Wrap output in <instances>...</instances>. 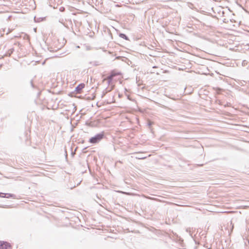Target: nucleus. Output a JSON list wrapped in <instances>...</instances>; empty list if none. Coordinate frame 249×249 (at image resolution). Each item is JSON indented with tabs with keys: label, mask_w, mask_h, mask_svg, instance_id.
Here are the masks:
<instances>
[{
	"label": "nucleus",
	"mask_w": 249,
	"mask_h": 249,
	"mask_svg": "<svg viewBox=\"0 0 249 249\" xmlns=\"http://www.w3.org/2000/svg\"><path fill=\"white\" fill-rule=\"evenodd\" d=\"M85 87V84L84 83H81L79 84L75 89V91L77 93L81 92L82 89Z\"/></svg>",
	"instance_id": "obj_3"
},
{
	"label": "nucleus",
	"mask_w": 249,
	"mask_h": 249,
	"mask_svg": "<svg viewBox=\"0 0 249 249\" xmlns=\"http://www.w3.org/2000/svg\"><path fill=\"white\" fill-rule=\"evenodd\" d=\"M136 158L137 159H144L146 158V157H141L140 156H139L138 157H136Z\"/></svg>",
	"instance_id": "obj_10"
},
{
	"label": "nucleus",
	"mask_w": 249,
	"mask_h": 249,
	"mask_svg": "<svg viewBox=\"0 0 249 249\" xmlns=\"http://www.w3.org/2000/svg\"><path fill=\"white\" fill-rule=\"evenodd\" d=\"M0 207H2V208H8V206H6L5 207H3V206H0Z\"/></svg>",
	"instance_id": "obj_14"
},
{
	"label": "nucleus",
	"mask_w": 249,
	"mask_h": 249,
	"mask_svg": "<svg viewBox=\"0 0 249 249\" xmlns=\"http://www.w3.org/2000/svg\"><path fill=\"white\" fill-rule=\"evenodd\" d=\"M104 137L105 133L102 132L90 138L89 140V142L91 143H97L101 141Z\"/></svg>",
	"instance_id": "obj_1"
},
{
	"label": "nucleus",
	"mask_w": 249,
	"mask_h": 249,
	"mask_svg": "<svg viewBox=\"0 0 249 249\" xmlns=\"http://www.w3.org/2000/svg\"><path fill=\"white\" fill-rule=\"evenodd\" d=\"M119 36L122 38H124V39L126 40H129V38L128 36L124 33H120L119 35Z\"/></svg>",
	"instance_id": "obj_4"
},
{
	"label": "nucleus",
	"mask_w": 249,
	"mask_h": 249,
	"mask_svg": "<svg viewBox=\"0 0 249 249\" xmlns=\"http://www.w3.org/2000/svg\"><path fill=\"white\" fill-rule=\"evenodd\" d=\"M202 165H203V164L199 165L200 166H201Z\"/></svg>",
	"instance_id": "obj_15"
},
{
	"label": "nucleus",
	"mask_w": 249,
	"mask_h": 249,
	"mask_svg": "<svg viewBox=\"0 0 249 249\" xmlns=\"http://www.w3.org/2000/svg\"><path fill=\"white\" fill-rule=\"evenodd\" d=\"M64 7H61V8H60V10L61 11H63L64 10Z\"/></svg>",
	"instance_id": "obj_13"
},
{
	"label": "nucleus",
	"mask_w": 249,
	"mask_h": 249,
	"mask_svg": "<svg viewBox=\"0 0 249 249\" xmlns=\"http://www.w3.org/2000/svg\"><path fill=\"white\" fill-rule=\"evenodd\" d=\"M30 84H31V85L32 87V88H35V86H34V84H33V80H31V81H30Z\"/></svg>",
	"instance_id": "obj_11"
},
{
	"label": "nucleus",
	"mask_w": 249,
	"mask_h": 249,
	"mask_svg": "<svg viewBox=\"0 0 249 249\" xmlns=\"http://www.w3.org/2000/svg\"><path fill=\"white\" fill-rule=\"evenodd\" d=\"M113 78V77H112V76L110 75H108L107 77V81L108 85H109L110 83L112 81Z\"/></svg>",
	"instance_id": "obj_6"
},
{
	"label": "nucleus",
	"mask_w": 249,
	"mask_h": 249,
	"mask_svg": "<svg viewBox=\"0 0 249 249\" xmlns=\"http://www.w3.org/2000/svg\"><path fill=\"white\" fill-rule=\"evenodd\" d=\"M5 198L12 197L13 198H15L16 196L15 195L10 193H5Z\"/></svg>",
	"instance_id": "obj_5"
},
{
	"label": "nucleus",
	"mask_w": 249,
	"mask_h": 249,
	"mask_svg": "<svg viewBox=\"0 0 249 249\" xmlns=\"http://www.w3.org/2000/svg\"><path fill=\"white\" fill-rule=\"evenodd\" d=\"M110 75H112L113 77L119 75V73H115L114 71H112L110 74Z\"/></svg>",
	"instance_id": "obj_7"
},
{
	"label": "nucleus",
	"mask_w": 249,
	"mask_h": 249,
	"mask_svg": "<svg viewBox=\"0 0 249 249\" xmlns=\"http://www.w3.org/2000/svg\"><path fill=\"white\" fill-rule=\"evenodd\" d=\"M0 249H11V246L7 242L0 241Z\"/></svg>",
	"instance_id": "obj_2"
},
{
	"label": "nucleus",
	"mask_w": 249,
	"mask_h": 249,
	"mask_svg": "<svg viewBox=\"0 0 249 249\" xmlns=\"http://www.w3.org/2000/svg\"><path fill=\"white\" fill-rule=\"evenodd\" d=\"M153 124V123L152 122H149L148 123V125L149 126H151Z\"/></svg>",
	"instance_id": "obj_12"
},
{
	"label": "nucleus",
	"mask_w": 249,
	"mask_h": 249,
	"mask_svg": "<svg viewBox=\"0 0 249 249\" xmlns=\"http://www.w3.org/2000/svg\"><path fill=\"white\" fill-rule=\"evenodd\" d=\"M14 51V49L13 48L10 49L8 51L9 55L10 56L13 53Z\"/></svg>",
	"instance_id": "obj_8"
},
{
	"label": "nucleus",
	"mask_w": 249,
	"mask_h": 249,
	"mask_svg": "<svg viewBox=\"0 0 249 249\" xmlns=\"http://www.w3.org/2000/svg\"><path fill=\"white\" fill-rule=\"evenodd\" d=\"M5 193H0V197H3V198H5Z\"/></svg>",
	"instance_id": "obj_9"
}]
</instances>
